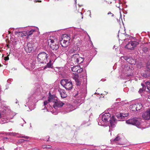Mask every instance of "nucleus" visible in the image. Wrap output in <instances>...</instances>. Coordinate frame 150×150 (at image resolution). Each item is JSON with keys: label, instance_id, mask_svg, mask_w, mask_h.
I'll list each match as a JSON object with an SVG mask.
<instances>
[{"label": "nucleus", "instance_id": "f257e3e1", "mask_svg": "<svg viewBox=\"0 0 150 150\" xmlns=\"http://www.w3.org/2000/svg\"><path fill=\"white\" fill-rule=\"evenodd\" d=\"M109 121L110 125H109L110 129L109 132L111 131V129L114 128L116 124V121L115 117L112 115L111 117L109 113H106L102 115L101 117L100 116L98 118V124L99 125L104 126L105 125V123Z\"/></svg>", "mask_w": 150, "mask_h": 150}, {"label": "nucleus", "instance_id": "f03ea898", "mask_svg": "<svg viewBox=\"0 0 150 150\" xmlns=\"http://www.w3.org/2000/svg\"><path fill=\"white\" fill-rule=\"evenodd\" d=\"M48 103L49 104L50 106L47 107L46 109L47 111L51 112H52V106H52V105L55 109L61 107L64 105V103L58 99L56 97L52 96L49 97L48 101H45L44 102V105L45 106Z\"/></svg>", "mask_w": 150, "mask_h": 150}, {"label": "nucleus", "instance_id": "7ed1b4c3", "mask_svg": "<svg viewBox=\"0 0 150 150\" xmlns=\"http://www.w3.org/2000/svg\"><path fill=\"white\" fill-rule=\"evenodd\" d=\"M15 33L16 34H18L21 35V37L23 36H29L32 34H35L36 35H39L40 33L39 31L38 28L37 27H35L31 29L30 30H28L27 31H24L23 32L19 30L16 31Z\"/></svg>", "mask_w": 150, "mask_h": 150}, {"label": "nucleus", "instance_id": "20e7f679", "mask_svg": "<svg viewBox=\"0 0 150 150\" xmlns=\"http://www.w3.org/2000/svg\"><path fill=\"white\" fill-rule=\"evenodd\" d=\"M49 55L45 52H42L39 53L37 56L38 60L40 63L46 64L47 62V58Z\"/></svg>", "mask_w": 150, "mask_h": 150}, {"label": "nucleus", "instance_id": "39448f33", "mask_svg": "<svg viewBox=\"0 0 150 150\" xmlns=\"http://www.w3.org/2000/svg\"><path fill=\"white\" fill-rule=\"evenodd\" d=\"M61 85L67 90H69L72 88V83L71 80L66 79L62 80L60 81Z\"/></svg>", "mask_w": 150, "mask_h": 150}, {"label": "nucleus", "instance_id": "423d86ee", "mask_svg": "<svg viewBox=\"0 0 150 150\" xmlns=\"http://www.w3.org/2000/svg\"><path fill=\"white\" fill-rule=\"evenodd\" d=\"M57 39L53 36H51L48 40V45L50 46L51 48L53 50H57L59 47L57 45H54V42L57 41Z\"/></svg>", "mask_w": 150, "mask_h": 150}, {"label": "nucleus", "instance_id": "0eeeda50", "mask_svg": "<svg viewBox=\"0 0 150 150\" xmlns=\"http://www.w3.org/2000/svg\"><path fill=\"white\" fill-rule=\"evenodd\" d=\"M126 122L128 124L135 125L138 128H140L141 122L140 119L134 118L129 119L127 120Z\"/></svg>", "mask_w": 150, "mask_h": 150}, {"label": "nucleus", "instance_id": "6e6552de", "mask_svg": "<svg viewBox=\"0 0 150 150\" xmlns=\"http://www.w3.org/2000/svg\"><path fill=\"white\" fill-rule=\"evenodd\" d=\"M142 107V105L140 103H137L131 105L130 109L132 111H136L139 110Z\"/></svg>", "mask_w": 150, "mask_h": 150}, {"label": "nucleus", "instance_id": "1a4fd4ad", "mask_svg": "<svg viewBox=\"0 0 150 150\" xmlns=\"http://www.w3.org/2000/svg\"><path fill=\"white\" fill-rule=\"evenodd\" d=\"M138 45V43L135 41H131L125 46V47L130 50H133Z\"/></svg>", "mask_w": 150, "mask_h": 150}, {"label": "nucleus", "instance_id": "9d476101", "mask_svg": "<svg viewBox=\"0 0 150 150\" xmlns=\"http://www.w3.org/2000/svg\"><path fill=\"white\" fill-rule=\"evenodd\" d=\"M142 117L144 120H148L150 119V108L148 109L143 113Z\"/></svg>", "mask_w": 150, "mask_h": 150}, {"label": "nucleus", "instance_id": "9b49d317", "mask_svg": "<svg viewBox=\"0 0 150 150\" xmlns=\"http://www.w3.org/2000/svg\"><path fill=\"white\" fill-rule=\"evenodd\" d=\"M71 70L72 71L76 72L78 73H80L83 71L82 68H81L79 66H76L71 68Z\"/></svg>", "mask_w": 150, "mask_h": 150}, {"label": "nucleus", "instance_id": "f8f14e48", "mask_svg": "<svg viewBox=\"0 0 150 150\" xmlns=\"http://www.w3.org/2000/svg\"><path fill=\"white\" fill-rule=\"evenodd\" d=\"M24 49L26 52H30L33 50V47L31 43H28L25 47Z\"/></svg>", "mask_w": 150, "mask_h": 150}, {"label": "nucleus", "instance_id": "ddd939ff", "mask_svg": "<svg viewBox=\"0 0 150 150\" xmlns=\"http://www.w3.org/2000/svg\"><path fill=\"white\" fill-rule=\"evenodd\" d=\"M79 50V48L78 46H74L69 51V54H71L77 52Z\"/></svg>", "mask_w": 150, "mask_h": 150}, {"label": "nucleus", "instance_id": "4468645a", "mask_svg": "<svg viewBox=\"0 0 150 150\" xmlns=\"http://www.w3.org/2000/svg\"><path fill=\"white\" fill-rule=\"evenodd\" d=\"M16 115V114L15 112L10 111L9 112V114H8L7 116L5 117L6 119L7 120L8 122L11 119H12L13 116Z\"/></svg>", "mask_w": 150, "mask_h": 150}, {"label": "nucleus", "instance_id": "2eb2a0df", "mask_svg": "<svg viewBox=\"0 0 150 150\" xmlns=\"http://www.w3.org/2000/svg\"><path fill=\"white\" fill-rule=\"evenodd\" d=\"M60 42L62 46L64 47H66L68 46L69 43V42L61 38H60Z\"/></svg>", "mask_w": 150, "mask_h": 150}, {"label": "nucleus", "instance_id": "dca6fc26", "mask_svg": "<svg viewBox=\"0 0 150 150\" xmlns=\"http://www.w3.org/2000/svg\"><path fill=\"white\" fill-rule=\"evenodd\" d=\"M74 79L75 80L76 84L77 86H79L81 84L82 80L78 75H76L74 77Z\"/></svg>", "mask_w": 150, "mask_h": 150}, {"label": "nucleus", "instance_id": "f3484780", "mask_svg": "<svg viewBox=\"0 0 150 150\" xmlns=\"http://www.w3.org/2000/svg\"><path fill=\"white\" fill-rule=\"evenodd\" d=\"M79 57V54L78 53L73 54L71 57V60L75 64L76 62Z\"/></svg>", "mask_w": 150, "mask_h": 150}, {"label": "nucleus", "instance_id": "a211bd4d", "mask_svg": "<svg viewBox=\"0 0 150 150\" xmlns=\"http://www.w3.org/2000/svg\"><path fill=\"white\" fill-rule=\"evenodd\" d=\"M59 91L62 98H65L67 96V94H66L64 90L60 89L59 90Z\"/></svg>", "mask_w": 150, "mask_h": 150}, {"label": "nucleus", "instance_id": "6ab92c4d", "mask_svg": "<svg viewBox=\"0 0 150 150\" xmlns=\"http://www.w3.org/2000/svg\"><path fill=\"white\" fill-rule=\"evenodd\" d=\"M128 115L127 113H120L117 115V117L119 119L124 118L125 117H127Z\"/></svg>", "mask_w": 150, "mask_h": 150}, {"label": "nucleus", "instance_id": "aec40b11", "mask_svg": "<svg viewBox=\"0 0 150 150\" xmlns=\"http://www.w3.org/2000/svg\"><path fill=\"white\" fill-rule=\"evenodd\" d=\"M61 39H63L64 40H67L69 42L70 40V37L67 34H64L61 36Z\"/></svg>", "mask_w": 150, "mask_h": 150}, {"label": "nucleus", "instance_id": "412c9836", "mask_svg": "<svg viewBox=\"0 0 150 150\" xmlns=\"http://www.w3.org/2000/svg\"><path fill=\"white\" fill-rule=\"evenodd\" d=\"M83 58L79 56L75 64H80L83 62Z\"/></svg>", "mask_w": 150, "mask_h": 150}, {"label": "nucleus", "instance_id": "4be33fe9", "mask_svg": "<svg viewBox=\"0 0 150 150\" xmlns=\"http://www.w3.org/2000/svg\"><path fill=\"white\" fill-rule=\"evenodd\" d=\"M127 61L131 64H134L136 63L135 60L132 58L128 59L127 60Z\"/></svg>", "mask_w": 150, "mask_h": 150}, {"label": "nucleus", "instance_id": "5701e85b", "mask_svg": "<svg viewBox=\"0 0 150 150\" xmlns=\"http://www.w3.org/2000/svg\"><path fill=\"white\" fill-rule=\"evenodd\" d=\"M52 65V64L51 63V60H50L49 62L47 64V66L45 67L44 69H45L47 67L50 68L51 67Z\"/></svg>", "mask_w": 150, "mask_h": 150}, {"label": "nucleus", "instance_id": "b1692460", "mask_svg": "<svg viewBox=\"0 0 150 150\" xmlns=\"http://www.w3.org/2000/svg\"><path fill=\"white\" fill-rule=\"evenodd\" d=\"M146 83L148 90L147 91L150 93V83L149 82H146Z\"/></svg>", "mask_w": 150, "mask_h": 150}, {"label": "nucleus", "instance_id": "393cba45", "mask_svg": "<svg viewBox=\"0 0 150 150\" xmlns=\"http://www.w3.org/2000/svg\"><path fill=\"white\" fill-rule=\"evenodd\" d=\"M146 67L148 71L150 70V56L149 57V59L148 62Z\"/></svg>", "mask_w": 150, "mask_h": 150}, {"label": "nucleus", "instance_id": "a878e982", "mask_svg": "<svg viewBox=\"0 0 150 150\" xmlns=\"http://www.w3.org/2000/svg\"><path fill=\"white\" fill-rule=\"evenodd\" d=\"M143 51L145 53H147L149 52V50L148 48L146 47H144L142 49Z\"/></svg>", "mask_w": 150, "mask_h": 150}, {"label": "nucleus", "instance_id": "bb28decb", "mask_svg": "<svg viewBox=\"0 0 150 150\" xmlns=\"http://www.w3.org/2000/svg\"><path fill=\"white\" fill-rule=\"evenodd\" d=\"M120 139V138L119 137H116V138L114 139H112L111 140V142H112V141L113 142H116L119 140Z\"/></svg>", "mask_w": 150, "mask_h": 150}, {"label": "nucleus", "instance_id": "cd10ccee", "mask_svg": "<svg viewBox=\"0 0 150 150\" xmlns=\"http://www.w3.org/2000/svg\"><path fill=\"white\" fill-rule=\"evenodd\" d=\"M141 85H142V86L143 87V88H142H142H140L139 89V92L140 93H141L143 91L145 90V89L144 88V85L142 83H141Z\"/></svg>", "mask_w": 150, "mask_h": 150}, {"label": "nucleus", "instance_id": "c85d7f7f", "mask_svg": "<svg viewBox=\"0 0 150 150\" xmlns=\"http://www.w3.org/2000/svg\"><path fill=\"white\" fill-rule=\"evenodd\" d=\"M42 148H46V149H47L50 148L49 147H48V146H45V145H43L42 146Z\"/></svg>", "mask_w": 150, "mask_h": 150}, {"label": "nucleus", "instance_id": "c756f323", "mask_svg": "<svg viewBox=\"0 0 150 150\" xmlns=\"http://www.w3.org/2000/svg\"><path fill=\"white\" fill-rule=\"evenodd\" d=\"M4 59L5 60V61H7V60H8L9 59V57L8 56L7 57H4Z\"/></svg>", "mask_w": 150, "mask_h": 150}, {"label": "nucleus", "instance_id": "7c9ffc66", "mask_svg": "<svg viewBox=\"0 0 150 150\" xmlns=\"http://www.w3.org/2000/svg\"><path fill=\"white\" fill-rule=\"evenodd\" d=\"M11 135L13 136H16V135L18 134L16 133H11Z\"/></svg>", "mask_w": 150, "mask_h": 150}, {"label": "nucleus", "instance_id": "2f4dec72", "mask_svg": "<svg viewBox=\"0 0 150 150\" xmlns=\"http://www.w3.org/2000/svg\"><path fill=\"white\" fill-rule=\"evenodd\" d=\"M49 138L50 137L49 136H47V137H46V139H47L46 140L47 141H48L49 139Z\"/></svg>", "mask_w": 150, "mask_h": 150}, {"label": "nucleus", "instance_id": "473e14b6", "mask_svg": "<svg viewBox=\"0 0 150 150\" xmlns=\"http://www.w3.org/2000/svg\"><path fill=\"white\" fill-rule=\"evenodd\" d=\"M35 1L36 2H41V1H38V0H35Z\"/></svg>", "mask_w": 150, "mask_h": 150}, {"label": "nucleus", "instance_id": "72a5a7b5", "mask_svg": "<svg viewBox=\"0 0 150 150\" xmlns=\"http://www.w3.org/2000/svg\"><path fill=\"white\" fill-rule=\"evenodd\" d=\"M22 137H24L25 138H26V139H28V137H23V136H22Z\"/></svg>", "mask_w": 150, "mask_h": 150}, {"label": "nucleus", "instance_id": "f704fd0d", "mask_svg": "<svg viewBox=\"0 0 150 150\" xmlns=\"http://www.w3.org/2000/svg\"><path fill=\"white\" fill-rule=\"evenodd\" d=\"M111 14V13L110 12H109L108 13V14L109 15V14Z\"/></svg>", "mask_w": 150, "mask_h": 150}, {"label": "nucleus", "instance_id": "c9c22d12", "mask_svg": "<svg viewBox=\"0 0 150 150\" xmlns=\"http://www.w3.org/2000/svg\"><path fill=\"white\" fill-rule=\"evenodd\" d=\"M116 7H117L118 8L120 7V6H119V5H116Z\"/></svg>", "mask_w": 150, "mask_h": 150}, {"label": "nucleus", "instance_id": "e433bc0d", "mask_svg": "<svg viewBox=\"0 0 150 150\" xmlns=\"http://www.w3.org/2000/svg\"><path fill=\"white\" fill-rule=\"evenodd\" d=\"M73 110H70V111H72Z\"/></svg>", "mask_w": 150, "mask_h": 150}, {"label": "nucleus", "instance_id": "4c0bfd02", "mask_svg": "<svg viewBox=\"0 0 150 150\" xmlns=\"http://www.w3.org/2000/svg\"><path fill=\"white\" fill-rule=\"evenodd\" d=\"M113 16V14H112V16Z\"/></svg>", "mask_w": 150, "mask_h": 150}]
</instances>
